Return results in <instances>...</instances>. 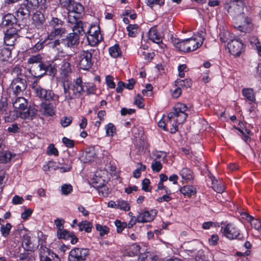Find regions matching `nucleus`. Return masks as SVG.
I'll return each instance as SVG.
<instances>
[{"label": "nucleus", "instance_id": "obj_32", "mask_svg": "<svg viewBox=\"0 0 261 261\" xmlns=\"http://www.w3.org/2000/svg\"><path fill=\"white\" fill-rule=\"evenodd\" d=\"M242 94L246 99L249 101L253 102L255 100V96L253 90L251 88H244L242 90Z\"/></svg>", "mask_w": 261, "mask_h": 261}, {"label": "nucleus", "instance_id": "obj_13", "mask_svg": "<svg viewBox=\"0 0 261 261\" xmlns=\"http://www.w3.org/2000/svg\"><path fill=\"white\" fill-rule=\"evenodd\" d=\"M89 250L84 248H74L69 252L68 261H86Z\"/></svg>", "mask_w": 261, "mask_h": 261}, {"label": "nucleus", "instance_id": "obj_3", "mask_svg": "<svg viewBox=\"0 0 261 261\" xmlns=\"http://www.w3.org/2000/svg\"><path fill=\"white\" fill-rule=\"evenodd\" d=\"M37 112V109L31 107L28 108L25 112L10 111L8 109L3 117L6 122H10L14 121L18 117L23 119L32 120L36 115Z\"/></svg>", "mask_w": 261, "mask_h": 261}, {"label": "nucleus", "instance_id": "obj_30", "mask_svg": "<svg viewBox=\"0 0 261 261\" xmlns=\"http://www.w3.org/2000/svg\"><path fill=\"white\" fill-rule=\"evenodd\" d=\"M157 257L149 252L140 253L138 261H156Z\"/></svg>", "mask_w": 261, "mask_h": 261}, {"label": "nucleus", "instance_id": "obj_26", "mask_svg": "<svg viewBox=\"0 0 261 261\" xmlns=\"http://www.w3.org/2000/svg\"><path fill=\"white\" fill-rule=\"evenodd\" d=\"M149 38L153 42L159 44L162 42V37L158 34L155 27L151 28L148 33Z\"/></svg>", "mask_w": 261, "mask_h": 261}, {"label": "nucleus", "instance_id": "obj_14", "mask_svg": "<svg viewBox=\"0 0 261 261\" xmlns=\"http://www.w3.org/2000/svg\"><path fill=\"white\" fill-rule=\"evenodd\" d=\"M244 6V0H232L225 5V8L230 15L237 16L242 13Z\"/></svg>", "mask_w": 261, "mask_h": 261}, {"label": "nucleus", "instance_id": "obj_19", "mask_svg": "<svg viewBox=\"0 0 261 261\" xmlns=\"http://www.w3.org/2000/svg\"><path fill=\"white\" fill-rule=\"evenodd\" d=\"M20 96H10V97L11 98L14 108L23 112V111L28 108V101L26 99Z\"/></svg>", "mask_w": 261, "mask_h": 261}, {"label": "nucleus", "instance_id": "obj_38", "mask_svg": "<svg viewBox=\"0 0 261 261\" xmlns=\"http://www.w3.org/2000/svg\"><path fill=\"white\" fill-rule=\"evenodd\" d=\"M139 55L145 60L150 61L154 56L153 53H147L144 50V48L140 47L138 50Z\"/></svg>", "mask_w": 261, "mask_h": 261}, {"label": "nucleus", "instance_id": "obj_44", "mask_svg": "<svg viewBox=\"0 0 261 261\" xmlns=\"http://www.w3.org/2000/svg\"><path fill=\"white\" fill-rule=\"evenodd\" d=\"M11 227L12 225L9 223H7L6 225H2L1 227L2 236L5 238L7 237L9 234Z\"/></svg>", "mask_w": 261, "mask_h": 261}, {"label": "nucleus", "instance_id": "obj_33", "mask_svg": "<svg viewBox=\"0 0 261 261\" xmlns=\"http://www.w3.org/2000/svg\"><path fill=\"white\" fill-rule=\"evenodd\" d=\"M96 153L93 148L89 149L86 150L84 155V162H90L93 161L95 158Z\"/></svg>", "mask_w": 261, "mask_h": 261}, {"label": "nucleus", "instance_id": "obj_49", "mask_svg": "<svg viewBox=\"0 0 261 261\" xmlns=\"http://www.w3.org/2000/svg\"><path fill=\"white\" fill-rule=\"evenodd\" d=\"M66 47L65 44L63 43V39H57V44L56 51L59 53H63L64 52V48Z\"/></svg>", "mask_w": 261, "mask_h": 261}, {"label": "nucleus", "instance_id": "obj_40", "mask_svg": "<svg viewBox=\"0 0 261 261\" xmlns=\"http://www.w3.org/2000/svg\"><path fill=\"white\" fill-rule=\"evenodd\" d=\"M105 128L107 136L112 137L116 133V127L115 125L112 123H109L106 125Z\"/></svg>", "mask_w": 261, "mask_h": 261}, {"label": "nucleus", "instance_id": "obj_17", "mask_svg": "<svg viewBox=\"0 0 261 261\" xmlns=\"http://www.w3.org/2000/svg\"><path fill=\"white\" fill-rule=\"evenodd\" d=\"M227 47L232 55L238 56L244 49V44L238 39H233L228 42Z\"/></svg>", "mask_w": 261, "mask_h": 261}, {"label": "nucleus", "instance_id": "obj_41", "mask_svg": "<svg viewBox=\"0 0 261 261\" xmlns=\"http://www.w3.org/2000/svg\"><path fill=\"white\" fill-rule=\"evenodd\" d=\"M117 202L118 209H120L124 211H128L130 210V205L127 201L122 199H119L117 201Z\"/></svg>", "mask_w": 261, "mask_h": 261}, {"label": "nucleus", "instance_id": "obj_47", "mask_svg": "<svg viewBox=\"0 0 261 261\" xmlns=\"http://www.w3.org/2000/svg\"><path fill=\"white\" fill-rule=\"evenodd\" d=\"M248 220L250 221L252 227L257 230H259V227L261 226V222L257 219H254L251 216H247Z\"/></svg>", "mask_w": 261, "mask_h": 261}, {"label": "nucleus", "instance_id": "obj_5", "mask_svg": "<svg viewBox=\"0 0 261 261\" xmlns=\"http://www.w3.org/2000/svg\"><path fill=\"white\" fill-rule=\"evenodd\" d=\"M31 87L36 96L41 100L50 101L54 100L55 97L58 99V96H56L52 90L41 87L38 84V80L36 79H34Z\"/></svg>", "mask_w": 261, "mask_h": 261}, {"label": "nucleus", "instance_id": "obj_54", "mask_svg": "<svg viewBox=\"0 0 261 261\" xmlns=\"http://www.w3.org/2000/svg\"><path fill=\"white\" fill-rule=\"evenodd\" d=\"M85 87L86 88V92L87 94H92L95 93L96 90L95 85L93 83H85Z\"/></svg>", "mask_w": 261, "mask_h": 261}, {"label": "nucleus", "instance_id": "obj_45", "mask_svg": "<svg viewBox=\"0 0 261 261\" xmlns=\"http://www.w3.org/2000/svg\"><path fill=\"white\" fill-rule=\"evenodd\" d=\"M42 57L40 55L32 56L28 59V63L30 64H38L41 62Z\"/></svg>", "mask_w": 261, "mask_h": 261}, {"label": "nucleus", "instance_id": "obj_55", "mask_svg": "<svg viewBox=\"0 0 261 261\" xmlns=\"http://www.w3.org/2000/svg\"><path fill=\"white\" fill-rule=\"evenodd\" d=\"M140 251V247L136 244H133L130 247L129 255H138Z\"/></svg>", "mask_w": 261, "mask_h": 261}, {"label": "nucleus", "instance_id": "obj_1", "mask_svg": "<svg viewBox=\"0 0 261 261\" xmlns=\"http://www.w3.org/2000/svg\"><path fill=\"white\" fill-rule=\"evenodd\" d=\"M84 85L81 77H79L73 80L71 86H65L64 85V94L65 101L69 103L71 100L74 99H77L85 92Z\"/></svg>", "mask_w": 261, "mask_h": 261}, {"label": "nucleus", "instance_id": "obj_21", "mask_svg": "<svg viewBox=\"0 0 261 261\" xmlns=\"http://www.w3.org/2000/svg\"><path fill=\"white\" fill-rule=\"evenodd\" d=\"M45 63L41 62L38 64L32 65L31 67V71L34 73V75L36 79V77H41L46 73Z\"/></svg>", "mask_w": 261, "mask_h": 261}, {"label": "nucleus", "instance_id": "obj_60", "mask_svg": "<svg viewBox=\"0 0 261 261\" xmlns=\"http://www.w3.org/2000/svg\"><path fill=\"white\" fill-rule=\"evenodd\" d=\"M64 222L63 219L57 218L55 220V224L58 228L57 232H59L63 230V222Z\"/></svg>", "mask_w": 261, "mask_h": 261}, {"label": "nucleus", "instance_id": "obj_9", "mask_svg": "<svg viewBox=\"0 0 261 261\" xmlns=\"http://www.w3.org/2000/svg\"><path fill=\"white\" fill-rule=\"evenodd\" d=\"M67 6L69 11L68 14V22H74L76 19H80L81 14L84 11V7L80 3L72 0H68V3L64 4Z\"/></svg>", "mask_w": 261, "mask_h": 261}, {"label": "nucleus", "instance_id": "obj_36", "mask_svg": "<svg viewBox=\"0 0 261 261\" xmlns=\"http://www.w3.org/2000/svg\"><path fill=\"white\" fill-rule=\"evenodd\" d=\"M176 85L183 88H188L191 86L192 81L190 79L185 80L178 79L175 81Z\"/></svg>", "mask_w": 261, "mask_h": 261}, {"label": "nucleus", "instance_id": "obj_62", "mask_svg": "<svg viewBox=\"0 0 261 261\" xmlns=\"http://www.w3.org/2000/svg\"><path fill=\"white\" fill-rule=\"evenodd\" d=\"M47 153L48 155L54 154L56 156L58 155V151L54 144H50L49 145Z\"/></svg>", "mask_w": 261, "mask_h": 261}, {"label": "nucleus", "instance_id": "obj_6", "mask_svg": "<svg viewBox=\"0 0 261 261\" xmlns=\"http://www.w3.org/2000/svg\"><path fill=\"white\" fill-rule=\"evenodd\" d=\"M98 51L97 48L81 51L77 56V60L80 67L85 70L90 69L92 65V55L94 53Z\"/></svg>", "mask_w": 261, "mask_h": 261}, {"label": "nucleus", "instance_id": "obj_59", "mask_svg": "<svg viewBox=\"0 0 261 261\" xmlns=\"http://www.w3.org/2000/svg\"><path fill=\"white\" fill-rule=\"evenodd\" d=\"M98 192L103 197H107L110 193V191L107 187L103 186L101 187H99Z\"/></svg>", "mask_w": 261, "mask_h": 261}, {"label": "nucleus", "instance_id": "obj_16", "mask_svg": "<svg viewBox=\"0 0 261 261\" xmlns=\"http://www.w3.org/2000/svg\"><path fill=\"white\" fill-rule=\"evenodd\" d=\"M39 255L40 261H61L58 255L43 246L39 249Z\"/></svg>", "mask_w": 261, "mask_h": 261}, {"label": "nucleus", "instance_id": "obj_51", "mask_svg": "<svg viewBox=\"0 0 261 261\" xmlns=\"http://www.w3.org/2000/svg\"><path fill=\"white\" fill-rule=\"evenodd\" d=\"M8 109V104L5 98H2L0 100V116L4 115Z\"/></svg>", "mask_w": 261, "mask_h": 261}, {"label": "nucleus", "instance_id": "obj_43", "mask_svg": "<svg viewBox=\"0 0 261 261\" xmlns=\"http://www.w3.org/2000/svg\"><path fill=\"white\" fill-rule=\"evenodd\" d=\"M72 233H70L66 229H63L61 231L57 232V235L59 239H63L65 240H69L71 238Z\"/></svg>", "mask_w": 261, "mask_h": 261}, {"label": "nucleus", "instance_id": "obj_61", "mask_svg": "<svg viewBox=\"0 0 261 261\" xmlns=\"http://www.w3.org/2000/svg\"><path fill=\"white\" fill-rule=\"evenodd\" d=\"M146 4L151 7L155 4L162 6L164 4V0H146Z\"/></svg>", "mask_w": 261, "mask_h": 261}, {"label": "nucleus", "instance_id": "obj_28", "mask_svg": "<svg viewBox=\"0 0 261 261\" xmlns=\"http://www.w3.org/2000/svg\"><path fill=\"white\" fill-rule=\"evenodd\" d=\"M65 32L66 30L63 27V25H61V27H57V28H54L49 34H48V39H54L56 36H62Z\"/></svg>", "mask_w": 261, "mask_h": 261}, {"label": "nucleus", "instance_id": "obj_53", "mask_svg": "<svg viewBox=\"0 0 261 261\" xmlns=\"http://www.w3.org/2000/svg\"><path fill=\"white\" fill-rule=\"evenodd\" d=\"M96 229L97 231H99L100 236H103L109 232V228L107 226L100 224H97L96 225Z\"/></svg>", "mask_w": 261, "mask_h": 261}, {"label": "nucleus", "instance_id": "obj_12", "mask_svg": "<svg viewBox=\"0 0 261 261\" xmlns=\"http://www.w3.org/2000/svg\"><path fill=\"white\" fill-rule=\"evenodd\" d=\"M223 235L230 240H243L244 237L240 232V230L232 223L227 224L224 228L222 227Z\"/></svg>", "mask_w": 261, "mask_h": 261}, {"label": "nucleus", "instance_id": "obj_23", "mask_svg": "<svg viewBox=\"0 0 261 261\" xmlns=\"http://www.w3.org/2000/svg\"><path fill=\"white\" fill-rule=\"evenodd\" d=\"M61 67H60V73L62 75L66 76L69 75L72 72L71 66L70 64L66 60H63L61 62L60 64Z\"/></svg>", "mask_w": 261, "mask_h": 261}, {"label": "nucleus", "instance_id": "obj_18", "mask_svg": "<svg viewBox=\"0 0 261 261\" xmlns=\"http://www.w3.org/2000/svg\"><path fill=\"white\" fill-rule=\"evenodd\" d=\"M156 214L155 211L152 210L150 212L148 211H145L140 213L137 217H134L135 221L139 223H145L150 222L153 220Z\"/></svg>", "mask_w": 261, "mask_h": 261}, {"label": "nucleus", "instance_id": "obj_35", "mask_svg": "<svg viewBox=\"0 0 261 261\" xmlns=\"http://www.w3.org/2000/svg\"><path fill=\"white\" fill-rule=\"evenodd\" d=\"M180 174L182 179L191 180L193 178L192 171L188 168H184L181 169Z\"/></svg>", "mask_w": 261, "mask_h": 261}, {"label": "nucleus", "instance_id": "obj_11", "mask_svg": "<svg viewBox=\"0 0 261 261\" xmlns=\"http://www.w3.org/2000/svg\"><path fill=\"white\" fill-rule=\"evenodd\" d=\"M38 6V0H24L17 10V16H19V14L23 17L29 16L30 15L31 11L36 9Z\"/></svg>", "mask_w": 261, "mask_h": 261}, {"label": "nucleus", "instance_id": "obj_31", "mask_svg": "<svg viewBox=\"0 0 261 261\" xmlns=\"http://www.w3.org/2000/svg\"><path fill=\"white\" fill-rule=\"evenodd\" d=\"M11 57V50L8 47H4L0 49V61H6Z\"/></svg>", "mask_w": 261, "mask_h": 261}, {"label": "nucleus", "instance_id": "obj_7", "mask_svg": "<svg viewBox=\"0 0 261 261\" xmlns=\"http://www.w3.org/2000/svg\"><path fill=\"white\" fill-rule=\"evenodd\" d=\"M27 87V82L25 79L21 77L14 78L8 89L9 96L21 95L26 89Z\"/></svg>", "mask_w": 261, "mask_h": 261}, {"label": "nucleus", "instance_id": "obj_58", "mask_svg": "<svg viewBox=\"0 0 261 261\" xmlns=\"http://www.w3.org/2000/svg\"><path fill=\"white\" fill-rule=\"evenodd\" d=\"M150 180L148 178H145L142 181V189L145 192L150 191L151 188L149 186Z\"/></svg>", "mask_w": 261, "mask_h": 261}, {"label": "nucleus", "instance_id": "obj_25", "mask_svg": "<svg viewBox=\"0 0 261 261\" xmlns=\"http://www.w3.org/2000/svg\"><path fill=\"white\" fill-rule=\"evenodd\" d=\"M40 107L44 115L52 116L55 114L54 108L51 103L42 102Z\"/></svg>", "mask_w": 261, "mask_h": 261}, {"label": "nucleus", "instance_id": "obj_64", "mask_svg": "<svg viewBox=\"0 0 261 261\" xmlns=\"http://www.w3.org/2000/svg\"><path fill=\"white\" fill-rule=\"evenodd\" d=\"M106 81L107 86L112 89L115 87V84L113 81V77L111 75H107L106 77Z\"/></svg>", "mask_w": 261, "mask_h": 261}, {"label": "nucleus", "instance_id": "obj_52", "mask_svg": "<svg viewBox=\"0 0 261 261\" xmlns=\"http://www.w3.org/2000/svg\"><path fill=\"white\" fill-rule=\"evenodd\" d=\"M115 224L117 227V231L118 233L121 232L127 227V223L126 222H122L119 220H116Z\"/></svg>", "mask_w": 261, "mask_h": 261}, {"label": "nucleus", "instance_id": "obj_22", "mask_svg": "<svg viewBox=\"0 0 261 261\" xmlns=\"http://www.w3.org/2000/svg\"><path fill=\"white\" fill-rule=\"evenodd\" d=\"M2 24L3 25L9 27H15V25H19L17 23V18L11 13H8L3 17Z\"/></svg>", "mask_w": 261, "mask_h": 261}, {"label": "nucleus", "instance_id": "obj_27", "mask_svg": "<svg viewBox=\"0 0 261 261\" xmlns=\"http://www.w3.org/2000/svg\"><path fill=\"white\" fill-rule=\"evenodd\" d=\"M45 65L47 66L45 68V74H48L50 76H55L57 72V63L53 61L45 62Z\"/></svg>", "mask_w": 261, "mask_h": 261}, {"label": "nucleus", "instance_id": "obj_57", "mask_svg": "<svg viewBox=\"0 0 261 261\" xmlns=\"http://www.w3.org/2000/svg\"><path fill=\"white\" fill-rule=\"evenodd\" d=\"M72 120V118L71 117H63L60 121V123L62 126L67 127L69 126Z\"/></svg>", "mask_w": 261, "mask_h": 261}, {"label": "nucleus", "instance_id": "obj_29", "mask_svg": "<svg viewBox=\"0 0 261 261\" xmlns=\"http://www.w3.org/2000/svg\"><path fill=\"white\" fill-rule=\"evenodd\" d=\"M180 192L185 196L190 197L196 194V190L193 186H186L180 188Z\"/></svg>", "mask_w": 261, "mask_h": 261}, {"label": "nucleus", "instance_id": "obj_37", "mask_svg": "<svg viewBox=\"0 0 261 261\" xmlns=\"http://www.w3.org/2000/svg\"><path fill=\"white\" fill-rule=\"evenodd\" d=\"M109 54L113 58H117L121 56V51L118 44H115L109 48Z\"/></svg>", "mask_w": 261, "mask_h": 261}, {"label": "nucleus", "instance_id": "obj_39", "mask_svg": "<svg viewBox=\"0 0 261 261\" xmlns=\"http://www.w3.org/2000/svg\"><path fill=\"white\" fill-rule=\"evenodd\" d=\"M138 28L139 26L137 24H129L126 28L128 36L132 37H135L137 34Z\"/></svg>", "mask_w": 261, "mask_h": 261}, {"label": "nucleus", "instance_id": "obj_46", "mask_svg": "<svg viewBox=\"0 0 261 261\" xmlns=\"http://www.w3.org/2000/svg\"><path fill=\"white\" fill-rule=\"evenodd\" d=\"M13 154L9 151L0 153V160L3 162H8L13 157Z\"/></svg>", "mask_w": 261, "mask_h": 261}, {"label": "nucleus", "instance_id": "obj_10", "mask_svg": "<svg viewBox=\"0 0 261 261\" xmlns=\"http://www.w3.org/2000/svg\"><path fill=\"white\" fill-rule=\"evenodd\" d=\"M15 27H9L4 32V41L7 46H13L19 37L18 32L21 29L20 25H15Z\"/></svg>", "mask_w": 261, "mask_h": 261}, {"label": "nucleus", "instance_id": "obj_8", "mask_svg": "<svg viewBox=\"0 0 261 261\" xmlns=\"http://www.w3.org/2000/svg\"><path fill=\"white\" fill-rule=\"evenodd\" d=\"M69 23L73 25L72 27L73 32L76 34L79 37L84 34H88L87 39L89 43L91 45H93L94 44L97 43V41H94L93 42H90V37L93 38L94 37V35H90L91 31L90 29V25L89 24L84 23L82 21L80 20L79 19H76V21H75L74 22Z\"/></svg>", "mask_w": 261, "mask_h": 261}, {"label": "nucleus", "instance_id": "obj_24", "mask_svg": "<svg viewBox=\"0 0 261 261\" xmlns=\"http://www.w3.org/2000/svg\"><path fill=\"white\" fill-rule=\"evenodd\" d=\"M32 20L34 25L39 28L43 24L45 19L43 14L41 12L37 11L34 14Z\"/></svg>", "mask_w": 261, "mask_h": 261}, {"label": "nucleus", "instance_id": "obj_4", "mask_svg": "<svg viewBox=\"0 0 261 261\" xmlns=\"http://www.w3.org/2000/svg\"><path fill=\"white\" fill-rule=\"evenodd\" d=\"M188 110L187 106L182 103H176L173 111L168 113V119L170 123L172 120L177 124H182L185 122L188 116L186 112Z\"/></svg>", "mask_w": 261, "mask_h": 261}, {"label": "nucleus", "instance_id": "obj_63", "mask_svg": "<svg viewBox=\"0 0 261 261\" xmlns=\"http://www.w3.org/2000/svg\"><path fill=\"white\" fill-rule=\"evenodd\" d=\"M62 142L68 148H72L74 146V141L66 137L63 138Z\"/></svg>", "mask_w": 261, "mask_h": 261}, {"label": "nucleus", "instance_id": "obj_20", "mask_svg": "<svg viewBox=\"0 0 261 261\" xmlns=\"http://www.w3.org/2000/svg\"><path fill=\"white\" fill-rule=\"evenodd\" d=\"M63 39L65 46L71 48L79 44L80 37L76 34L72 32L68 34L66 37Z\"/></svg>", "mask_w": 261, "mask_h": 261}, {"label": "nucleus", "instance_id": "obj_34", "mask_svg": "<svg viewBox=\"0 0 261 261\" xmlns=\"http://www.w3.org/2000/svg\"><path fill=\"white\" fill-rule=\"evenodd\" d=\"M79 230L80 231L85 230L87 232H90L91 231L92 224L88 221H83L78 224Z\"/></svg>", "mask_w": 261, "mask_h": 261}, {"label": "nucleus", "instance_id": "obj_50", "mask_svg": "<svg viewBox=\"0 0 261 261\" xmlns=\"http://www.w3.org/2000/svg\"><path fill=\"white\" fill-rule=\"evenodd\" d=\"M72 191V187L70 184H64L61 186L62 194L68 195Z\"/></svg>", "mask_w": 261, "mask_h": 261}, {"label": "nucleus", "instance_id": "obj_42", "mask_svg": "<svg viewBox=\"0 0 261 261\" xmlns=\"http://www.w3.org/2000/svg\"><path fill=\"white\" fill-rule=\"evenodd\" d=\"M64 22L61 19L53 17L51 20L49 21V26L52 28H57V27H61V25H63Z\"/></svg>", "mask_w": 261, "mask_h": 261}, {"label": "nucleus", "instance_id": "obj_56", "mask_svg": "<svg viewBox=\"0 0 261 261\" xmlns=\"http://www.w3.org/2000/svg\"><path fill=\"white\" fill-rule=\"evenodd\" d=\"M26 251H27L24 250V252L20 253L17 254V256L19 257L20 260L22 261L26 260L29 261L31 259V254L30 253L27 252Z\"/></svg>", "mask_w": 261, "mask_h": 261}, {"label": "nucleus", "instance_id": "obj_15", "mask_svg": "<svg viewBox=\"0 0 261 261\" xmlns=\"http://www.w3.org/2000/svg\"><path fill=\"white\" fill-rule=\"evenodd\" d=\"M39 246V241L35 237L25 234L22 240V247L25 251H34Z\"/></svg>", "mask_w": 261, "mask_h": 261}, {"label": "nucleus", "instance_id": "obj_48", "mask_svg": "<svg viewBox=\"0 0 261 261\" xmlns=\"http://www.w3.org/2000/svg\"><path fill=\"white\" fill-rule=\"evenodd\" d=\"M218 181L217 179L214 178L212 179V184L213 189L218 193H222L224 191V187L222 185L217 184Z\"/></svg>", "mask_w": 261, "mask_h": 261}, {"label": "nucleus", "instance_id": "obj_2", "mask_svg": "<svg viewBox=\"0 0 261 261\" xmlns=\"http://www.w3.org/2000/svg\"><path fill=\"white\" fill-rule=\"evenodd\" d=\"M200 43L195 38H188L179 40L178 38H172L171 41L173 45L180 51L185 53L194 51L202 44L203 38H200Z\"/></svg>", "mask_w": 261, "mask_h": 261}]
</instances>
